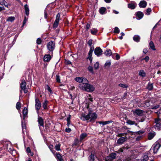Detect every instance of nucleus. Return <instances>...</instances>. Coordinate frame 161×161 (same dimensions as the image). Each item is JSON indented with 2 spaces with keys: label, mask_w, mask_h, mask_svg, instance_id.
Segmentation results:
<instances>
[{
  "label": "nucleus",
  "mask_w": 161,
  "mask_h": 161,
  "mask_svg": "<svg viewBox=\"0 0 161 161\" xmlns=\"http://www.w3.org/2000/svg\"><path fill=\"white\" fill-rule=\"evenodd\" d=\"M97 115L96 113L92 112V111H89L87 114H83L80 119L83 121L89 120V121L95 120L97 118Z\"/></svg>",
  "instance_id": "obj_1"
},
{
  "label": "nucleus",
  "mask_w": 161,
  "mask_h": 161,
  "mask_svg": "<svg viewBox=\"0 0 161 161\" xmlns=\"http://www.w3.org/2000/svg\"><path fill=\"white\" fill-rule=\"evenodd\" d=\"M79 87L80 89L86 91L88 92H92L94 91V86L87 82L80 84L79 85Z\"/></svg>",
  "instance_id": "obj_2"
},
{
  "label": "nucleus",
  "mask_w": 161,
  "mask_h": 161,
  "mask_svg": "<svg viewBox=\"0 0 161 161\" xmlns=\"http://www.w3.org/2000/svg\"><path fill=\"white\" fill-rule=\"evenodd\" d=\"M161 146V142L160 140H158L154 144L152 149L154 153H156L159 148Z\"/></svg>",
  "instance_id": "obj_3"
},
{
  "label": "nucleus",
  "mask_w": 161,
  "mask_h": 161,
  "mask_svg": "<svg viewBox=\"0 0 161 161\" xmlns=\"http://www.w3.org/2000/svg\"><path fill=\"white\" fill-rule=\"evenodd\" d=\"M55 47V43L52 41L50 42L47 43V49L50 52H52L54 50Z\"/></svg>",
  "instance_id": "obj_4"
},
{
  "label": "nucleus",
  "mask_w": 161,
  "mask_h": 161,
  "mask_svg": "<svg viewBox=\"0 0 161 161\" xmlns=\"http://www.w3.org/2000/svg\"><path fill=\"white\" fill-rule=\"evenodd\" d=\"M155 123L156 124L154 126V127L156 129L159 130L161 129V121L160 119H155Z\"/></svg>",
  "instance_id": "obj_5"
},
{
  "label": "nucleus",
  "mask_w": 161,
  "mask_h": 161,
  "mask_svg": "<svg viewBox=\"0 0 161 161\" xmlns=\"http://www.w3.org/2000/svg\"><path fill=\"white\" fill-rule=\"evenodd\" d=\"M116 154L115 153H112L109 154L108 156L105 158V160L106 161H112L115 158Z\"/></svg>",
  "instance_id": "obj_6"
},
{
  "label": "nucleus",
  "mask_w": 161,
  "mask_h": 161,
  "mask_svg": "<svg viewBox=\"0 0 161 161\" xmlns=\"http://www.w3.org/2000/svg\"><path fill=\"white\" fill-rule=\"evenodd\" d=\"M20 88L22 90H23L25 93L28 92V90L26 88V82L25 80H22L20 83Z\"/></svg>",
  "instance_id": "obj_7"
},
{
  "label": "nucleus",
  "mask_w": 161,
  "mask_h": 161,
  "mask_svg": "<svg viewBox=\"0 0 161 161\" xmlns=\"http://www.w3.org/2000/svg\"><path fill=\"white\" fill-rule=\"evenodd\" d=\"M60 17V14L58 13L56 15V19L53 24V28H56L58 27L59 21Z\"/></svg>",
  "instance_id": "obj_8"
},
{
  "label": "nucleus",
  "mask_w": 161,
  "mask_h": 161,
  "mask_svg": "<svg viewBox=\"0 0 161 161\" xmlns=\"http://www.w3.org/2000/svg\"><path fill=\"white\" fill-rule=\"evenodd\" d=\"M103 51L101 48L99 47H97L95 49L94 53L97 56H100L102 55Z\"/></svg>",
  "instance_id": "obj_9"
},
{
  "label": "nucleus",
  "mask_w": 161,
  "mask_h": 161,
  "mask_svg": "<svg viewBox=\"0 0 161 161\" xmlns=\"http://www.w3.org/2000/svg\"><path fill=\"white\" fill-rule=\"evenodd\" d=\"M75 80L79 83H81L82 82H84L85 83L88 82V80L86 78L83 77H76L75 78Z\"/></svg>",
  "instance_id": "obj_10"
},
{
  "label": "nucleus",
  "mask_w": 161,
  "mask_h": 161,
  "mask_svg": "<svg viewBox=\"0 0 161 161\" xmlns=\"http://www.w3.org/2000/svg\"><path fill=\"white\" fill-rule=\"evenodd\" d=\"M35 108L36 110H37V112H38L39 109H40L41 106V104L40 103V102L39 100V99L38 98H36L35 100Z\"/></svg>",
  "instance_id": "obj_11"
},
{
  "label": "nucleus",
  "mask_w": 161,
  "mask_h": 161,
  "mask_svg": "<svg viewBox=\"0 0 161 161\" xmlns=\"http://www.w3.org/2000/svg\"><path fill=\"white\" fill-rule=\"evenodd\" d=\"M144 111L140 109H136L133 113L134 114L138 116H142L143 115Z\"/></svg>",
  "instance_id": "obj_12"
},
{
  "label": "nucleus",
  "mask_w": 161,
  "mask_h": 161,
  "mask_svg": "<svg viewBox=\"0 0 161 161\" xmlns=\"http://www.w3.org/2000/svg\"><path fill=\"white\" fill-rule=\"evenodd\" d=\"M126 140V137H121L117 141V143L119 145L123 144Z\"/></svg>",
  "instance_id": "obj_13"
},
{
  "label": "nucleus",
  "mask_w": 161,
  "mask_h": 161,
  "mask_svg": "<svg viewBox=\"0 0 161 161\" xmlns=\"http://www.w3.org/2000/svg\"><path fill=\"white\" fill-rule=\"evenodd\" d=\"M136 6V4L135 2H132L128 4V7L130 9H133L135 8Z\"/></svg>",
  "instance_id": "obj_14"
},
{
  "label": "nucleus",
  "mask_w": 161,
  "mask_h": 161,
  "mask_svg": "<svg viewBox=\"0 0 161 161\" xmlns=\"http://www.w3.org/2000/svg\"><path fill=\"white\" fill-rule=\"evenodd\" d=\"M148 153H145L143 156L141 158V161H147L148 160Z\"/></svg>",
  "instance_id": "obj_15"
},
{
  "label": "nucleus",
  "mask_w": 161,
  "mask_h": 161,
  "mask_svg": "<svg viewBox=\"0 0 161 161\" xmlns=\"http://www.w3.org/2000/svg\"><path fill=\"white\" fill-rule=\"evenodd\" d=\"M147 5V2L145 1H141L139 3V6L140 8H145Z\"/></svg>",
  "instance_id": "obj_16"
},
{
  "label": "nucleus",
  "mask_w": 161,
  "mask_h": 161,
  "mask_svg": "<svg viewBox=\"0 0 161 161\" xmlns=\"http://www.w3.org/2000/svg\"><path fill=\"white\" fill-rule=\"evenodd\" d=\"M28 113V109L26 107H25L23 111V119H25Z\"/></svg>",
  "instance_id": "obj_17"
},
{
  "label": "nucleus",
  "mask_w": 161,
  "mask_h": 161,
  "mask_svg": "<svg viewBox=\"0 0 161 161\" xmlns=\"http://www.w3.org/2000/svg\"><path fill=\"white\" fill-rule=\"evenodd\" d=\"M51 58V56L49 54L45 55L44 57V60L45 61L48 62L49 61Z\"/></svg>",
  "instance_id": "obj_18"
},
{
  "label": "nucleus",
  "mask_w": 161,
  "mask_h": 161,
  "mask_svg": "<svg viewBox=\"0 0 161 161\" xmlns=\"http://www.w3.org/2000/svg\"><path fill=\"white\" fill-rule=\"evenodd\" d=\"M38 121L39 125L42 126H44V121L42 117H38Z\"/></svg>",
  "instance_id": "obj_19"
},
{
  "label": "nucleus",
  "mask_w": 161,
  "mask_h": 161,
  "mask_svg": "<svg viewBox=\"0 0 161 161\" xmlns=\"http://www.w3.org/2000/svg\"><path fill=\"white\" fill-rule=\"evenodd\" d=\"M144 14L141 11H138L136 13V16L139 18V19H141L143 16Z\"/></svg>",
  "instance_id": "obj_20"
},
{
  "label": "nucleus",
  "mask_w": 161,
  "mask_h": 161,
  "mask_svg": "<svg viewBox=\"0 0 161 161\" xmlns=\"http://www.w3.org/2000/svg\"><path fill=\"white\" fill-rule=\"evenodd\" d=\"M112 122L111 120L105 121H98V123L100 124H102L103 125H106L109 124Z\"/></svg>",
  "instance_id": "obj_21"
},
{
  "label": "nucleus",
  "mask_w": 161,
  "mask_h": 161,
  "mask_svg": "<svg viewBox=\"0 0 161 161\" xmlns=\"http://www.w3.org/2000/svg\"><path fill=\"white\" fill-rule=\"evenodd\" d=\"M24 8L25 11V14L26 15L28 16L29 14V7L27 4H25L24 6Z\"/></svg>",
  "instance_id": "obj_22"
},
{
  "label": "nucleus",
  "mask_w": 161,
  "mask_h": 161,
  "mask_svg": "<svg viewBox=\"0 0 161 161\" xmlns=\"http://www.w3.org/2000/svg\"><path fill=\"white\" fill-rule=\"evenodd\" d=\"M104 54L107 56H110L112 55V53L110 49H107L105 52Z\"/></svg>",
  "instance_id": "obj_23"
},
{
  "label": "nucleus",
  "mask_w": 161,
  "mask_h": 161,
  "mask_svg": "<svg viewBox=\"0 0 161 161\" xmlns=\"http://www.w3.org/2000/svg\"><path fill=\"white\" fill-rule=\"evenodd\" d=\"M56 154L57 158L58 159V161H64L62 158V157L60 153H57Z\"/></svg>",
  "instance_id": "obj_24"
},
{
  "label": "nucleus",
  "mask_w": 161,
  "mask_h": 161,
  "mask_svg": "<svg viewBox=\"0 0 161 161\" xmlns=\"http://www.w3.org/2000/svg\"><path fill=\"white\" fill-rule=\"evenodd\" d=\"M149 46L150 48L153 50H155L156 48L153 42L152 41H151L149 43Z\"/></svg>",
  "instance_id": "obj_25"
},
{
  "label": "nucleus",
  "mask_w": 161,
  "mask_h": 161,
  "mask_svg": "<svg viewBox=\"0 0 161 161\" xmlns=\"http://www.w3.org/2000/svg\"><path fill=\"white\" fill-rule=\"evenodd\" d=\"M133 39L136 42H139L140 41V37L138 35H136L133 37Z\"/></svg>",
  "instance_id": "obj_26"
},
{
  "label": "nucleus",
  "mask_w": 161,
  "mask_h": 161,
  "mask_svg": "<svg viewBox=\"0 0 161 161\" xmlns=\"http://www.w3.org/2000/svg\"><path fill=\"white\" fill-rule=\"evenodd\" d=\"M48 102L47 100H45L44 103H43L42 106L45 109H47V105L48 103Z\"/></svg>",
  "instance_id": "obj_27"
},
{
  "label": "nucleus",
  "mask_w": 161,
  "mask_h": 161,
  "mask_svg": "<svg viewBox=\"0 0 161 161\" xmlns=\"http://www.w3.org/2000/svg\"><path fill=\"white\" fill-rule=\"evenodd\" d=\"M139 75L142 77H145L146 76V74L144 70H141L139 71Z\"/></svg>",
  "instance_id": "obj_28"
},
{
  "label": "nucleus",
  "mask_w": 161,
  "mask_h": 161,
  "mask_svg": "<svg viewBox=\"0 0 161 161\" xmlns=\"http://www.w3.org/2000/svg\"><path fill=\"white\" fill-rule=\"evenodd\" d=\"M87 136V134L86 133H84L82 134L80 136V141L83 140Z\"/></svg>",
  "instance_id": "obj_29"
},
{
  "label": "nucleus",
  "mask_w": 161,
  "mask_h": 161,
  "mask_svg": "<svg viewBox=\"0 0 161 161\" xmlns=\"http://www.w3.org/2000/svg\"><path fill=\"white\" fill-rule=\"evenodd\" d=\"M106 9L104 7H102L99 9V11L100 13L101 14H103L104 13Z\"/></svg>",
  "instance_id": "obj_30"
},
{
  "label": "nucleus",
  "mask_w": 161,
  "mask_h": 161,
  "mask_svg": "<svg viewBox=\"0 0 161 161\" xmlns=\"http://www.w3.org/2000/svg\"><path fill=\"white\" fill-rule=\"evenodd\" d=\"M15 19V17L13 16L9 17L7 19V21H10L12 22L14 21Z\"/></svg>",
  "instance_id": "obj_31"
},
{
  "label": "nucleus",
  "mask_w": 161,
  "mask_h": 161,
  "mask_svg": "<svg viewBox=\"0 0 161 161\" xmlns=\"http://www.w3.org/2000/svg\"><path fill=\"white\" fill-rule=\"evenodd\" d=\"M61 146V145L60 143H58V144H57L56 145L55 148L56 150L57 151H60L61 150L60 147Z\"/></svg>",
  "instance_id": "obj_32"
},
{
  "label": "nucleus",
  "mask_w": 161,
  "mask_h": 161,
  "mask_svg": "<svg viewBox=\"0 0 161 161\" xmlns=\"http://www.w3.org/2000/svg\"><path fill=\"white\" fill-rule=\"evenodd\" d=\"M16 109L18 110H20V108H21V103L19 102H18L16 104Z\"/></svg>",
  "instance_id": "obj_33"
},
{
  "label": "nucleus",
  "mask_w": 161,
  "mask_h": 161,
  "mask_svg": "<svg viewBox=\"0 0 161 161\" xmlns=\"http://www.w3.org/2000/svg\"><path fill=\"white\" fill-rule=\"evenodd\" d=\"M89 161H94L95 158L94 154H92L89 157Z\"/></svg>",
  "instance_id": "obj_34"
},
{
  "label": "nucleus",
  "mask_w": 161,
  "mask_h": 161,
  "mask_svg": "<svg viewBox=\"0 0 161 161\" xmlns=\"http://www.w3.org/2000/svg\"><path fill=\"white\" fill-rule=\"evenodd\" d=\"M111 64V62L109 60H107L105 64V66L107 67H109L110 66Z\"/></svg>",
  "instance_id": "obj_35"
},
{
  "label": "nucleus",
  "mask_w": 161,
  "mask_h": 161,
  "mask_svg": "<svg viewBox=\"0 0 161 161\" xmlns=\"http://www.w3.org/2000/svg\"><path fill=\"white\" fill-rule=\"evenodd\" d=\"M155 135L154 133H151L149 134L148 138L149 140L152 139L154 136Z\"/></svg>",
  "instance_id": "obj_36"
},
{
  "label": "nucleus",
  "mask_w": 161,
  "mask_h": 161,
  "mask_svg": "<svg viewBox=\"0 0 161 161\" xmlns=\"http://www.w3.org/2000/svg\"><path fill=\"white\" fill-rule=\"evenodd\" d=\"M153 84L149 83L147 88L149 90H151L153 89Z\"/></svg>",
  "instance_id": "obj_37"
},
{
  "label": "nucleus",
  "mask_w": 161,
  "mask_h": 161,
  "mask_svg": "<svg viewBox=\"0 0 161 161\" xmlns=\"http://www.w3.org/2000/svg\"><path fill=\"white\" fill-rule=\"evenodd\" d=\"M97 31V30L96 29H92L91 30V33L93 35H96Z\"/></svg>",
  "instance_id": "obj_38"
},
{
  "label": "nucleus",
  "mask_w": 161,
  "mask_h": 161,
  "mask_svg": "<svg viewBox=\"0 0 161 161\" xmlns=\"http://www.w3.org/2000/svg\"><path fill=\"white\" fill-rule=\"evenodd\" d=\"M114 32L115 33H119L120 32L119 29L118 27H115L114 28Z\"/></svg>",
  "instance_id": "obj_39"
},
{
  "label": "nucleus",
  "mask_w": 161,
  "mask_h": 161,
  "mask_svg": "<svg viewBox=\"0 0 161 161\" xmlns=\"http://www.w3.org/2000/svg\"><path fill=\"white\" fill-rule=\"evenodd\" d=\"M22 125L23 131L24 132L26 130V126L25 124L24 123H23V122H22Z\"/></svg>",
  "instance_id": "obj_40"
},
{
  "label": "nucleus",
  "mask_w": 161,
  "mask_h": 161,
  "mask_svg": "<svg viewBox=\"0 0 161 161\" xmlns=\"http://www.w3.org/2000/svg\"><path fill=\"white\" fill-rule=\"evenodd\" d=\"M127 123L130 125H133L135 124V122L131 120H128L127 121Z\"/></svg>",
  "instance_id": "obj_41"
},
{
  "label": "nucleus",
  "mask_w": 161,
  "mask_h": 161,
  "mask_svg": "<svg viewBox=\"0 0 161 161\" xmlns=\"http://www.w3.org/2000/svg\"><path fill=\"white\" fill-rule=\"evenodd\" d=\"M45 89L47 90L50 93H52V91L50 87L48 85H47Z\"/></svg>",
  "instance_id": "obj_42"
},
{
  "label": "nucleus",
  "mask_w": 161,
  "mask_h": 161,
  "mask_svg": "<svg viewBox=\"0 0 161 161\" xmlns=\"http://www.w3.org/2000/svg\"><path fill=\"white\" fill-rule=\"evenodd\" d=\"M99 63L98 62H97L94 64V68L95 69H98L99 67Z\"/></svg>",
  "instance_id": "obj_43"
},
{
  "label": "nucleus",
  "mask_w": 161,
  "mask_h": 161,
  "mask_svg": "<svg viewBox=\"0 0 161 161\" xmlns=\"http://www.w3.org/2000/svg\"><path fill=\"white\" fill-rule=\"evenodd\" d=\"M88 69L89 71L90 72L93 73V67L91 66H89L88 68Z\"/></svg>",
  "instance_id": "obj_44"
},
{
  "label": "nucleus",
  "mask_w": 161,
  "mask_h": 161,
  "mask_svg": "<svg viewBox=\"0 0 161 161\" xmlns=\"http://www.w3.org/2000/svg\"><path fill=\"white\" fill-rule=\"evenodd\" d=\"M56 81L58 83L60 82V76L58 75H56Z\"/></svg>",
  "instance_id": "obj_45"
},
{
  "label": "nucleus",
  "mask_w": 161,
  "mask_h": 161,
  "mask_svg": "<svg viewBox=\"0 0 161 161\" xmlns=\"http://www.w3.org/2000/svg\"><path fill=\"white\" fill-rule=\"evenodd\" d=\"M149 59V58L148 56H146L145 58H142L141 59V60H145L146 62H147Z\"/></svg>",
  "instance_id": "obj_46"
},
{
  "label": "nucleus",
  "mask_w": 161,
  "mask_h": 161,
  "mask_svg": "<svg viewBox=\"0 0 161 161\" xmlns=\"http://www.w3.org/2000/svg\"><path fill=\"white\" fill-rule=\"evenodd\" d=\"M42 41L40 38H38L36 40V43L38 44H40L41 43Z\"/></svg>",
  "instance_id": "obj_47"
},
{
  "label": "nucleus",
  "mask_w": 161,
  "mask_h": 161,
  "mask_svg": "<svg viewBox=\"0 0 161 161\" xmlns=\"http://www.w3.org/2000/svg\"><path fill=\"white\" fill-rule=\"evenodd\" d=\"M131 159L130 157H128L126 158L125 159L123 160V161H131Z\"/></svg>",
  "instance_id": "obj_48"
},
{
  "label": "nucleus",
  "mask_w": 161,
  "mask_h": 161,
  "mask_svg": "<svg viewBox=\"0 0 161 161\" xmlns=\"http://www.w3.org/2000/svg\"><path fill=\"white\" fill-rule=\"evenodd\" d=\"M152 11L151 9L150 8H148L147 10V15L149 14V13H150Z\"/></svg>",
  "instance_id": "obj_49"
},
{
  "label": "nucleus",
  "mask_w": 161,
  "mask_h": 161,
  "mask_svg": "<svg viewBox=\"0 0 161 161\" xmlns=\"http://www.w3.org/2000/svg\"><path fill=\"white\" fill-rule=\"evenodd\" d=\"M88 44L89 46L91 47L92 44V39L89 40L88 42Z\"/></svg>",
  "instance_id": "obj_50"
},
{
  "label": "nucleus",
  "mask_w": 161,
  "mask_h": 161,
  "mask_svg": "<svg viewBox=\"0 0 161 161\" xmlns=\"http://www.w3.org/2000/svg\"><path fill=\"white\" fill-rule=\"evenodd\" d=\"M119 86L121 87L125 88H126L127 87L126 85H124L122 84H120L119 85Z\"/></svg>",
  "instance_id": "obj_51"
},
{
  "label": "nucleus",
  "mask_w": 161,
  "mask_h": 161,
  "mask_svg": "<svg viewBox=\"0 0 161 161\" xmlns=\"http://www.w3.org/2000/svg\"><path fill=\"white\" fill-rule=\"evenodd\" d=\"M48 147L51 152L53 153V151H52V150L53 149V146L52 145H49L48 146Z\"/></svg>",
  "instance_id": "obj_52"
},
{
  "label": "nucleus",
  "mask_w": 161,
  "mask_h": 161,
  "mask_svg": "<svg viewBox=\"0 0 161 161\" xmlns=\"http://www.w3.org/2000/svg\"><path fill=\"white\" fill-rule=\"evenodd\" d=\"M123 152V148H120L117 151V152L118 153H119L120 152Z\"/></svg>",
  "instance_id": "obj_53"
},
{
  "label": "nucleus",
  "mask_w": 161,
  "mask_h": 161,
  "mask_svg": "<svg viewBox=\"0 0 161 161\" xmlns=\"http://www.w3.org/2000/svg\"><path fill=\"white\" fill-rule=\"evenodd\" d=\"M93 98L92 97L91 95H89L88 96V100L91 102H92Z\"/></svg>",
  "instance_id": "obj_54"
},
{
  "label": "nucleus",
  "mask_w": 161,
  "mask_h": 161,
  "mask_svg": "<svg viewBox=\"0 0 161 161\" xmlns=\"http://www.w3.org/2000/svg\"><path fill=\"white\" fill-rule=\"evenodd\" d=\"M115 54H116L115 57H116V59L117 60H119L120 58V57L118 53H116Z\"/></svg>",
  "instance_id": "obj_55"
},
{
  "label": "nucleus",
  "mask_w": 161,
  "mask_h": 161,
  "mask_svg": "<svg viewBox=\"0 0 161 161\" xmlns=\"http://www.w3.org/2000/svg\"><path fill=\"white\" fill-rule=\"evenodd\" d=\"M27 20V19H26V18L25 16L24 20L23 21V26L26 23V22Z\"/></svg>",
  "instance_id": "obj_56"
},
{
  "label": "nucleus",
  "mask_w": 161,
  "mask_h": 161,
  "mask_svg": "<svg viewBox=\"0 0 161 161\" xmlns=\"http://www.w3.org/2000/svg\"><path fill=\"white\" fill-rule=\"evenodd\" d=\"M90 26V25L89 24H87L86 25V30H88V29H89Z\"/></svg>",
  "instance_id": "obj_57"
},
{
  "label": "nucleus",
  "mask_w": 161,
  "mask_h": 161,
  "mask_svg": "<svg viewBox=\"0 0 161 161\" xmlns=\"http://www.w3.org/2000/svg\"><path fill=\"white\" fill-rule=\"evenodd\" d=\"M65 130L67 132H69L71 131V129L70 128H68L66 129Z\"/></svg>",
  "instance_id": "obj_58"
},
{
  "label": "nucleus",
  "mask_w": 161,
  "mask_h": 161,
  "mask_svg": "<svg viewBox=\"0 0 161 161\" xmlns=\"http://www.w3.org/2000/svg\"><path fill=\"white\" fill-rule=\"evenodd\" d=\"M148 51V50L147 49H144L143 50V52L144 54H146Z\"/></svg>",
  "instance_id": "obj_59"
},
{
  "label": "nucleus",
  "mask_w": 161,
  "mask_h": 161,
  "mask_svg": "<svg viewBox=\"0 0 161 161\" xmlns=\"http://www.w3.org/2000/svg\"><path fill=\"white\" fill-rule=\"evenodd\" d=\"M26 151L28 153H30L31 152V149L29 147H28L27 148Z\"/></svg>",
  "instance_id": "obj_60"
},
{
  "label": "nucleus",
  "mask_w": 161,
  "mask_h": 161,
  "mask_svg": "<svg viewBox=\"0 0 161 161\" xmlns=\"http://www.w3.org/2000/svg\"><path fill=\"white\" fill-rule=\"evenodd\" d=\"M4 3L3 5L5 6L6 7H8V5L7 3L5 1H4Z\"/></svg>",
  "instance_id": "obj_61"
},
{
  "label": "nucleus",
  "mask_w": 161,
  "mask_h": 161,
  "mask_svg": "<svg viewBox=\"0 0 161 161\" xmlns=\"http://www.w3.org/2000/svg\"><path fill=\"white\" fill-rule=\"evenodd\" d=\"M92 52L89 51L88 54V56L89 57H92Z\"/></svg>",
  "instance_id": "obj_62"
},
{
  "label": "nucleus",
  "mask_w": 161,
  "mask_h": 161,
  "mask_svg": "<svg viewBox=\"0 0 161 161\" xmlns=\"http://www.w3.org/2000/svg\"><path fill=\"white\" fill-rule=\"evenodd\" d=\"M4 1H5L4 0H1V5L3 6L4 2Z\"/></svg>",
  "instance_id": "obj_63"
},
{
  "label": "nucleus",
  "mask_w": 161,
  "mask_h": 161,
  "mask_svg": "<svg viewBox=\"0 0 161 161\" xmlns=\"http://www.w3.org/2000/svg\"><path fill=\"white\" fill-rule=\"evenodd\" d=\"M141 136H138L136 139V141H139L140 140Z\"/></svg>",
  "instance_id": "obj_64"
}]
</instances>
